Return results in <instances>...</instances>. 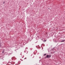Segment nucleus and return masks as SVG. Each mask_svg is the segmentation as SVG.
I'll use <instances>...</instances> for the list:
<instances>
[{"label":"nucleus","mask_w":65,"mask_h":65,"mask_svg":"<svg viewBox=\"0 0 65 65\" xmlns=\"http://www.w3.org/2000/svg\"><path fill=\"white\" fill-rule=\"evenodd\" d=\"M51 57V56L50 55H47L46 56V57H45V59H46V58H50V57Z\"/></svg>","instance_id":"nucleus-1"},{"label":"nucleus","mask_w":65,"mask_h":65,"mask_svg":"<svg viewBox=\"0 0 65 65\" xmlns=\"http://www.w3.org/2000/svg\"><path fill=\"white\" fill-rule=\"evenodd\" d=\"M65 40H63L61 41V42H64V41H65Z\"/></svg>","instance_id":"nucleus-2"},{"label":"nucleus","mask_w":65,"mask_h":65,"mask_svg":"<svg viewBox=\"0 0 65 65\" xmlns=\"http://www.w3.org/2000/svg\"><path fill=\"white\" fill-rule=\"evenodd\" d=\"M46 55V54H45L44 55V56H45V55Z\"/></svg>","instance_id":"nucleus-3"},{"label":"nucleus","mask_w":65,"mask_h":65,"mask_svg":"<svg viewBox=\"0 0 65 65\" xmlns=\"http://www.w3.org/2000/svg\"><path fill=\"white\" fill-rule=\"evenodd\" d=\"M4 53V51H3V52H2V53H3H3Z\"/></svg>","instance_id":"nucleus-4"},{"label":"nucleus","mask_w":65,"mask_h":65,"mask_svg":"<svg viewBox=\"0 0 65 65\" xmlns=\"http://www.w3.org/2000/svg\"><path fill=\"white\" fill-rule=\"evenodd\" d=\"M3 3H5V2H4Z\"/></svg>","instance_id":"nucleus-5"}]
</instances>
